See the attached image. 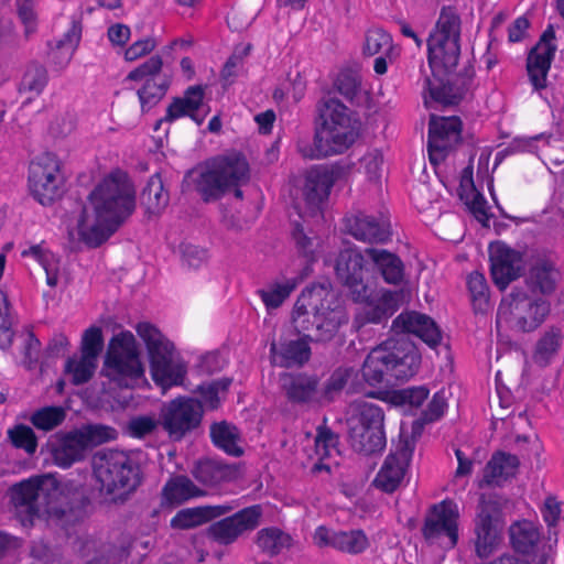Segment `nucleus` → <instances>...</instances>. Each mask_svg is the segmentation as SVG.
<instances>
[{
	"label": "nucleus",
	"instance_id": "1",
	"mask_svg": "<svg viewBox=\"0 0 564 564\" xmlns=\"http://www.w3.org/2000/svg\"><path fill=\"white\" fill-rule=\"evenodd\" d=\"M391 329L402 336L388 338L370 350L362 365V377L371 387L392 386L398 380L413 377L421 365L416 346L405 336L413 334L431 348L442 341V332L427 315L405 312L397 316Z\"/></svg>",
	"mask_w": 564,
	"mask_h": 564
},
{
	"label": "nucleus",
	"instance_id": "2",
	"mask_svg": "<svg viewBox=\"0 0 564 564\" xmlns=\"http://www.w3.org/2000/svg\"><path fill=\"white\" fill-rule=\"evenodd\" d=\"M460 18L454 8H443L427 40V58L433 78H426L431 99L442 106L457 105L469 89L474 68L455 73L460 56Z\"/></svg>",
	"mask_w": 564,
	"mask_h": 564
},
{
	"label": "nucleus",
	"instance_id": "3",
	"mask_svg": "<svg viewBox=\"0 0 564 564\" xmlns=\"http://www.w3.org/2000/svg\"><path fill=\"white\" fill-rule=\"evenodd\" d=\"M10 496L13 506L24 510L31 523L34 517L46 513L56 524L66 529L86 517L88 499L83 491H65L52 475H42L14 484L10 489Z\"/></svg>",
	"mask_w": 564,
	"mask_h": 564
},
{
	"label": "nucleus",
	"instance_id": "4",
	"mask_svg": "<svg viewBox=\"0 0 564 564\" xmlns=\"http://www.w3.org/2000/svg\"><path fill=\"white\" fill-rule=\"evenodd\" d=\"M318 120L313 142L301 141L297 151L304 159L319 160L347 151L359 135L360 121L335 97L326 96L317 104Z\"/></svg>",
	"mask_w": 564,
	"mask_h": 564
},
{
	"label": "nucleus",
	"instance_id": "5",
	"mask_svg": "<svg viewBox=\"0 0 564 564\" xmlns=\"http://www.w3.org/2000/svg\"><path fill=\"white\" fill-rule=\"evenodd\" d=\"M250 180L249 163L240 153L216 158L206 166L188 171L182 182L183 192H195L206 203L221 199L231 186L246 185Z\"/></svg>",
	"mask_w": 564,
	"mask_h": 564
},
{
	"label": "nucleus",
	"instance_id": "6",
	"mask_svg": "<svg viewBox=\"0 0 564 564\" xmlns=\"http://www.w3.org/2000/svg\"><path fill=\"white\" fill-rule=\"evenodd\" d=\"M93 474L99 492L113 503L124 502L142 481L139 464L121 451L96 453Z\"/></svg>",
	"mask_w": 564,
	"mask_h": 564
},
{
	"label": "nucleus",
	"instance_id": "7",
	"mask_svg": "<svg viewBox=\"0 0 564 564\" xmlns=\"http://www.w3.org/2000/svg\"><path fill=\"white\" fill-rule=\"evenodd\" d=\"M137 333L147 346L153 381L163 389L182 384L187 368L175 358L173 343L150 323H139Z\"/></svg>",
	"mask_w": 564,
	"mask_h": 564
},
{
	"label": "nucleus",
	"instance_id": "8",
	"mask_svg": "<svg viewBox=\"0 0 564 564\" xmlns=\"http://www.w3.org/2000/svg\"><path fill=\"white\" fill-rule=\"evenodd\" d=\"M95 214H101L121 226L135 209V193L124 173L118 171L105 177L89 194Z\"/></svg>",
	"mask_w": 564,
	"mask_h": 564
},
{
	"label": "nucleus",
	"instance_id": "9",
	"mask_svg": "<svg viewBox=\"0 0 564 564\" xmlns=\"http://www.w3.org/2000/svg\"><path fill=\"white\" fill-rule=\"evenodd\" d=\"M105 367L111 380L120 387L132 388L143 377L144 369L131 332H121L110 339Z\"/></svg>",
	"mask_w": 564,
	"mask_h": 564
},
{
	"label": "nucleus",
	"instance_id": "10",
	"mask_svg": "<svg viewBox=\"0 0 564 564\" xmlns=\"http://www.w3.org/2000/svg\"><path fill=\"white\" fill-rule=\"evenodd\" d=\"M61 161L54 153H43L31 162L29 188L32 197L43 206H51L62 194Z\"/></svg>",
	"mask_w": 564,
	"mask_h": 564
},
{
	"label": "nucleus",
	"instance_id": "11",
	"mask_svg": "<svg viewBox=\"0 0 564 564\" xmlns=\"http://www.w3.org/2000/svg\"><path fill=\"white\" fill-rule=\"evenodd\" d=\"M204 414L199 400L191 397H178L164 403L160 412L163 430L173 442L182 441L202 423Z\"/></svg>",
	"mask_w": 564,
	"mask_h": 564
},
{
	"label": "nucleus",
	"instance_id": "12",
	"mask_svg": "<svg viewBox=\"0 0 564 564\" xmlns=\"http://www.w3.org/2000/svg\"><path fill=\"white\" fill-rule=\"evenodd\" d=\"M297 333L304 332L312 343H326L332 340L341 325L348 323V314L341 305L317 311L312 319L305 313L293 317Z\"/></svg>",
	"mask_w": 564,
	"mask_h": 564
},
{
	"label": "nucleus",
	"instance_id": "13",
	"mask_svg": "<svg viewBox=\"0 0 564 564\" xmlns=\"http://www.w3.org/2000/svg\"><path fill=\"white\" fill-rule=\"evenodd\" d=\"M262 507L253 505L236 513L213 522L207 529V535L220 545L236 542L245 532L253 531L260 523Z\"/></svg>",
	"mask_w": 564,
	"mask_h": 564
},
{
	"label": "nucleus",
	"instance_id": "14",
	"mask_svg": "<svg viewBox=\"0 0 564 564\" xmlns=\"http://www.w3.org/2000/svg\"><path fill=\"white\" fill-rule=\"evenodd\" d=\"M462 141V120L456 117L431 116L427 134V151L432 164L444 161Z\"/></svg>",
	"mask_w": 564,
	"mask_h": 564
},
{
	"label": "nucleus",
	"instance_id": "15",
	"mask_svg": "<svg viewBox=\"0 0 564 564\" xmlns=\"http://www.w3.org/2000/svg\"><path fill=\"white\" fill-rule=\"evenodd\" d=\"M501 510L491 499H481L475 518V553L479 558H488L499 542Z\"/></svg>",
	"mask_w": 564,
	"mask_h": 564
},
{
	"label": "nucleus",
	"instance_id": "16",
	"mask_svg": "<svg viewBox=\"0 0 564 564\" xmlns=\"http://www.w3.org/2000/svg\"><path fill=\"white\" fill-rule=\"evenodd\" d=\"M365 257L366 253L357 248H347L336 259V275L349 290L354 301H365L368 297V285L364 279Z\"/></svg>",
	"mask_w": 564,
	"mask_h": 564
},
{
	"label": "nucleus",
	"instance_id": "17",
	"mask_svg": "<svg viewBox=\"0 0 564 564\" xmlns=\"http://www.w3.org/2000/svg\"><path fill=\"white\" fill-rule=\"evenodd\" d=\"M415 448V441L401 435L399 444L384 459L375 482L384 492H393L404 478Z\"/></svg>",
	"mask_w": 564,
	"mask_h": 564
},
{
	"label": "nucleus",
	"instance_id": "18",
	"mask_svg": "<svg viewBox=\"0 0 564 564\" xmlns=\"http://www.w3.org/2000/svg\"><path fill=\"white\" fill-rule=\"evenodd\" d=\"M555 39L554 26L549 24L528 54V76L535 90L546 87V77L557 50Z\"/></svg>",
	"mask_w": 564,
	"mask_h": 564
},
{
	"label": "nucleus",
	"instance_id": "19",
	"mask_svg": "<svg viewBox=\"0 0 564 564\" xmlns=\"http://www.w3.org/2000/svg\"><path fill=\"white\" fill-rule=\"evenodd\" d=\"M349 167L340 163L332 166L316 165L310 169L305 175L303 195L306 204L312 209H318L322 203L328 198L335 182L341 178Z\"/></svg>",
	"mask_w": 564,
	"mask_h": 564
},
{
	"label": "nucleus",
	"instance_id": "20",
	"mask_svg": "<svg viewBox=\"0 0 564 564\" xmlns=\"http://www.w3.org/2000/svg\"><path fill=\"white\" fill-rule=\"evenodd\" d=\"M489 260L492 281L500 291L506 290L523 272V254L503 242L490 247Z\"/></svg>",
	"mask_w": 564,
	"mask_h": 564
},
{
	"label": "nucleus",
	"instance_id": "21",
	"mask_svg": "<svg viewBox=\"0 0 564 564\" xmlns=\"http://www.w3.org/2000/svg\"><path fill=\"white\" fill-rule=\"evenodd\" d=\"M457 506L451 500H444L434 505L425 518L422 528L423 536L429 541H435L442 536L448 539V545L455 546L458 541Z\"/></svg>",
	"mask_w": 564,
	"mask_h": 564
},
{
	"label": "nucleus",
	"instance_id": "22",
	"mask_svg": "<svg viewBox=\"0 0 564 564\" xmlns=\"http://www.w3.org/2000/svg\"><path fill=\"white\" fill-rule=\"evenodd\" d=\"M345 228L356 240L367 243H386L392 236L390 221L382 214L357 212L345 217Z\"/></svg>",
	"mask_w": 564,
	"mask_h": 564
},
{
	"label": "nucleus",
	"instance_id": "23",
	"mask_svg": "<svg viewBox=\"0 0 564 564\" xmlns=\"http://www.w3.org/2000/svg\"><path fill=\"white\" fill-rule=\"evenodd\" d=\"M509 305L518 314L517 327L522 332L536 329L551 311V304L544 299L531 300L523 290L513 289L509 294Z\"/></svg>",
	"mask_w": 564,
	"mask_h": 564
},
{
	"label": "nucleus",
	"instance_id": "24",
	"mask_svg": "<svg viewBox=\"0 0 564 564\" xmlns=\"http://www.w3.org/2000/svg\"><path fill=\"white\" fill-rule=\"evenodd\" d=\"M47 451L53 463L61 468H69L85 459L87 448L78 431L57 432L47 441Z\"/></svg>",
	"mask_w": 564,
	"mask_h": 564
},
{
	"label": "nucleus",
	"instance_id": "25",
	"mask_svg": "<svg viewBox=\"0 0 564 564\" xmlns=\"http://www.w3.org/2000/svg\"><path fill=\"white\" fill-rule=\"evenodd\" d=\"M204 97L205 91L202 85L187 87L183 96L172 98L163 120H166V123H172L181 118L189 117L197 126H200L207 116L206 111H202Z\"/></svg>",
	"mask_w": 564,
	"mask_h": 564
},
{
	"label": "nucleus",
	"instance_id": "26",
	"mask_svg": "<svg viewBox=\"0 0 564 564\" xmlns=\"http://www.w3.org/2000/svg\"><path fill=\"white\" fill-rule=\"evenodd\" d=\"M296 339L280 338L278 343L272 341L270 352L274 361L283 368L303 367L312 356L308 338L304 332Z\"/></svg>",
	"mask_w": 564,
	"mask_h": 564
},
{
	"label": "nucleus",
	"instance_id": "27",
	"mask_svg": "<svg viewBox=\"0 0 564 564\" xmlns=\"http://www.w3.org/2000/svg\"><path fill=\"white\" fill-rule=\"evenodd\" d=\"M281 388L292 404H310L317 399L319 379L316 375L288 372L280 378Z\"/></svg>",
	"mask_w": 564,
	"mask_h": 564
},
{
	"label": "nucleus",
	"instance_id": "28",
	"mask_svg": "<svg viewBox=\"0 0 564 564\" xmlns=\"http://www.w3.org/2000/svg\"><path fill=\"white\" fill-rule=\"evenodd\" d=\"M370 294L365 301V305L355 314L354 326L357 329L367 324H381L387 322L398 310V296L395 292L384 291L376 301L369 300Z\"/></svg>",
	"mask_w": 564,
	"mask_h": 564
},
{
	"label": "nucleus",
	"instance_id": "29",
	"mask_svg": "<svg viewBox=\"0 0 564 564\" xmlns=\"http://www.w3.org/2000/svg\"><path fill=\"white\" fill-rule=\"evenodd\" d=\"M94 223L89 224L86 207L83 208L78 219V234L82 240L91 248H97L107 241L120 227L119 221L109 220L101 214L94 213Z\"/></svg>",
	"mask_w": 564,
	"mask_h": 564
},
{
	"label": "nucleus",
	"instance_id": "30",
	"mask_svg": "<svg viewBox=\"0 0 564 564\" xmlns=\"http://www.w3.org/2000/svg\"><path fill=\"white\" fill-rule=\"evenodd\" d=\"M519 465L518 456L501 451L496 452L484 468L479 487H501L503 482L516 476Z\"/></svg>",
	"mask_w": 564,
	"mask_h": 564
},
{
	"label": "nucleus",
	"instance_id": "31",
	"mask_svg": "<svg viewBox=\"0 0 564 564\" xmlns=\"http://www.w3.org/2000/svg\"><path fill=\"white\" fill-rule=\"evenodd\" d=\"M560 276L555 263L546 257L539 256L532 261L525 282L533 293L550 295L555 291Z\"/></svg>",
	"mask_w": 564,
	"mask_h": 564
},
{
	"label": "nucleus",
	"instance_id": "32",
	"mask_svg": "<svg viewBox=\"0 0 564 564\" xmlns=\"http://www.w3.org/2000/svg\"><path fill=\"white\" fill-rule=\"evenodd\" d=\"M365 253L386 283L399 285L404 281L405 268L398 254L378 248H366Z\"/></svg>",
	"mask_w": 564,
	"mask_h": 564
},
{
	"label": "nucleus",
	"instance_id": "33",
	"mask_svg": "<svg viewBox=\"0 0 564 564\" xmlns=\"http://www.w3.org/2000/svg\"><path fill=\"white\" fill-rule=\"evenodd\" d=\"M541 538L540 528L530 520H518L509 527L510 545L517 554H535Z\"/></svg>",
	"mask_w": 564,
	"mask_h": 564
},
{
	"label": "nucleus",
	"instance_id": "34",
	"mask_svg": "<svg viewBox=\"0 0 564 564\" xmlns=\"http://www.w3.org/2000/svg\"><path fill=\"white\" fill-rule=\"evenodd\" d=\"M236 473L237 469L234 465L210 458L198 460L192 470L193 477L202 485L208 487L234 479Z\"/></svg>",
	"mask_w": 564,
	"mask_h": 564
},
{
	"label": "nucleus",
	"instance_id": "35",
	"mask_svg": "<svg viewBox=\"0 0 564 564\" xmlns=\"http://www.w3.org/2000/svg\"><path fill=\"white\" fill-rule=\"evenodd\" d=\"M347 424L370 429L378 435H386L384 411L376 403L367 401L354 402L351 415L347 420Z\"/></svg>",
	"mask_w": 564,
	"mask_h": 564
},
{
	"label": "nucleus",
	"instance_id": "36",
	"mask_svg": "<svg viewBox=\"0 0 564 564\" xmlns=\"http://www.w3.org/2000/svg\"><path fill=\"white\" fill-rule=\"evenodd\" d=\"M209 435L213 444L232 457H240L243 448L240 446V433L236 425L226 421L215 422L210 425Z\"/></svg>",
	"mask_w": 564,
	"mask_h": 564
},
{
	"label": "nucleus",
	"instance_id": "37",
	"mask_svg": "<svg viewBox=\"0 0 564 564\" xmlns=\"http://www.w3.org/2000/svg\"><path fill=\"white\" fill-rule=\"evenodd\" d=\"M348 441L355 452L364 455H372L384 449L386 435H378L370 429L348 424Z\"/></svg>",
	"mask_w": 564,
	"mask_h": 564
},
{
	"label": "nucleus",
	"instance_id": "38",
	"mask_svg": "<svg viewBox=\"0 0 564 564\" xmlns=\"http://www.w3.org/2000/svg\"><path fill=\"white\" fill-rule=\"evenodd\" d=\"M140 198L149 216L160 215L167 206L170 196L164 189L163 181L159 173L150 176Z\"/></svg>",
	"mask_w": 564,
	"mask_h": 564
},
{
	"label": "nucleus",
	"instance_id": "39",
	"mask_svg": "<svg viewBox=\"0 0 564 564\" xmlns=\"http://www.w3.org/2000/svg\"><path fill=\"white\" fill-rule=\"evenodd\" d=\"M202 495H204V491L198 489L186 476L171 478L162 490L163 499L171 505H181Z\"/></svg>",
	"mask_w": 564,
	"mask_h": 564
},
{
	"label": "nucleus",
	"instance_id": "40",
	"mask_svg": "<svg viewBox=\"0 0 564 564\" xmlns=\"http://www.w3.org/2000/svg\"><path fill=\"white\" fill-rule=\"evenodd\" d=\"M292 536L276 527L263 528L257 533V545L270 556L292 546Z\"/></svg>",
	"mask_w": 564,
	"mask_h": 564
},
{
	"label": "nucleus",
	"instance_id": "41",
	"mask_svg": "<svg viewBox=\"0 0 564 564\" xmlns=\"http://www.w3.org/2000/svg\"><path fill=\"white\" fill-rule=\"evenodd\" d=\"M170 85V77L148 78L137 91L142 112H148L154 108L166 95Z\"/></svg>",
	"mask_w": 564,
	"mask_h": 564
},
{
	"label": "nucleus",
	"instance_id": "42",
	"mask_svg": "<svg viewBox=\"0 0 564 564\" xmlns=\"http://www.w3.org/2000/svg\"><path fill=\"white\" fill-rule=\"evenodd\" d=\"M562 340V334L558 328L552 327L536 343L533 354V360L541 367L550 364L551 359L557 352Z\"/></svg>",
	"mask_w": 564,
	"mask_h": 564
},
{
	"label": "nucleus",
	"instance_id": "43",
	"mask_svg": "<svg viewBox=\"0 0 564 564\" xmlns=\"http://www.w3.org/2000/svg\"><path fill=\"white\" fill-rule=\"evenodd\" d=\"M369 546L362 530L333 532V547L349 554L362 553Z\"/></svg>",
	"mask_w": 564,
	"mask_h": 564
},
{
	"label": "nucleus",
	"instance_id": "44",
	"mask_svg": "<svg viewBox=\"0 0 564 564\" xmlns=\"http://www.w3.org/2000/svg\"><path fill=\"white\" fill-rule=\"evenodd\" d=\"M467 288L470 293L474 311L485 313L489 308V288L482 273L474 271L467 276Z\"/></svg>",
	"mask_w": 564,
	"mask_h": 564
},
{
	"label": "nucleus",
	"instance_id": "45",
	"mask_svg": "<svg viewBox=\"0 0 564 564\" xmlns=\"http://www.w3.org/2000/svg\"><path fill=\"white\" fill-rule=\"evenodd\" d=\"M394 51L391 35L382 29H371L366 33L364 54L367 56L392 55Z\"/></svg>",
	"mask_w": 564,
	"mask_h": 564
},
{
	"label": "nucleus",
	"instance_id": "46",
	"mask_svg": "<svg viewBox=\"0 0 564 564\" xmlns=\"http://www.w3.org/2000/svg\"><path fill=\"white\" fill-rule=\"evenodd\" d=\"M295 288L296 280L289 279L283 283H272L268 289L259 290L258 294L268 310H274L282 305Z\"/></svg>",
	"mask_w": 564,
	"mask_h": 564
},
{
	"label": "nucleus",
	"instance_id": "47",
	"mask_svg": "<svg viewBox=\"0 0 564 564\" xmlns=\"http://www.w3.org/2000/svg\"><path fill=\"white\" fill-rule=\"evenodd\" d=\"M97 367V361L80 355V358L69 357L65 362V372L72 376V383L79 386L88 382Z\"/></svg>",
	"mask_w": 564,
	"mask_h": 564
},
{
	"label": "nucleus",
	"instance_id": "48",
	"mask_svg": "<svg viewBox=\"0 0 564 564\" xmlns=\"http://www.w3.org/2000/svg\"><path fill=\"white\" fill-rule=\"evenodd\" d=\"M76 430L84 441L87 451L117 437L116 429L102 424H87Z\"/></svg>",
	"mask_w": 564,
	"mask_h": 564
},
{
	"label": "nucleus",
	"instance_id": "49",
	"mask_svg": "<svg viewBox=\"0 0 564 564\" xmlns=\"http://www.w3.org/2000/svg\"><path fill=\"white\" fill-rule=\"evenodd\" d=\"M65 411L61 406H45L36 410L31 415V423L42 431H51L63 423L65 420Z\"/></svg>",
	"mask_w": 564,
	"mask_h": 564
},
{
	"label": "nucleus",
	"instance_id": "50",
	"mask_svg": "<svg viewBox=\"0 0 564 564\" xmlns=\"http://www.w3.org/2000/svg\"><path fill=\"white\" fill-rule=\"evenodd\" d=\"M361 80L359 75L351 69H343L334 80V89L346 100L352 101L360 91Z\"/></svg>",
	"mask_w": 564,
	"mask_h": 564
},
{
	"label": "nucleus",
	"instance_id": "51",
	"mask_svg": "<svg viewBox=\"0 0 564 564\" xmlns=\"http://www.w3.org/2000/svg\"><path fill=\"white\" fill-rule=\"evenodd\" d=\"M232 382L231 378L225 377L213 380L208 383H202L197 387L196 392L200 395L202 401L209 409H217L219 405V392L227 391Z\"/></svg>",
	"mask_w": 564,
	"mask_h": 564
},
{
	"label": "nucleus",
	"instance_id": "52",
	"mask_svg": "<svg viewBox=\"0 0 564 564\" xmlns=\"http://www.w3.org/2000/svg\"><path fill=\"white\" fill-rule=\"evenodd\" d=\"M8 437L15 448L24 449L32 455L37 448V438L34 431L24 424H17L8 430Z\"/></svg>",
	"mask_w": 564,
	"mask_h": 564
},
{
	"label": "nucleus",
	"instance_id": "53",
	"mask_svg": "<svg viewBox=\"0 0 564 564\" xmlns=\"http://www.w3.org/2000/svg\"><path fill=\"white\" fill-rule=\"evenodd\" d=\"M47 70L40 64H31L23 75L21 89L40 95L47 85Z\"/></svg>",
	"mask_w": 564,
	"mask_h": 564
},
{
	"label": "nucleus",
	"instance_id": "54",
	"mask_svg": "<svg viewBox=\"0 0 564 564\" xmlns=\"http://www.w3.org/2000/svg\"><path fill=\"white\" fill-rule=\"evenodd\" d=\"M163 61L160 55H153L127 75V80L140 82L148 78L169 77L162 74Z\"/></svg>",
	"mask_w": 564,
	"mask_h": 564
},
{
	"label": "nucleus",
	"instance_id": "55",
	"mask_svg": "<svg viewBox=\"0 0 564 564\" xmlns=\"http://www.w3.org/2000/svg\"><path fill=\"white\" fill-rule=\"evenodd\" d=\"M430 390L425 386L409 387L394 392L393 400L397 404L420 408L429 398Z\"/></svg>",
	"mask_w": 564,
	"mask_h": 564
},
{
	"label": "nucleus",
	"instance_id": "56",
	"mask_svg": "<svg viewBox=\"0 0 564 564\" xmlns=\"http://www.w3.org/2000/svg\"><path fill=\"white\" fill-rule=\"evenodd\" d=\"M102 347L104 338L101 328L98 326H91L86 329L82 338V355L97 361V357L101 352Z\"/></svg>",
	"mask_w": 564,
	"mask_h": 564
},
{
	"label": "nucleus",
	"instance_id": "57",
	"mask_svg": "<svg viewBox=\"0 0 564 564\" xmlns=\"http://www.w3.org/2000/svg\"><path fill=\"white\" fill-rule=\"evenodd\" d=\"M160 425V417L155 419L151 415H138L130 419L128 430L131 436L143 438L153 434Z\"/></svg>",
	"mask_w": 564,
	"mask_h": 564
},
{
	"label": "nucleus",
	"instance_id": "58",
	"mask_svg": "<svg viewBox=\"0 0 564 564\" xmlns=\"http://www.w3.org/2000/svg\"><path fill=\"white\" fill-rule=\"evenodd\" d=\"M205 522L203 509H183L180 510L171 520V527L174 529H191Z\"/></svg>",
	"mask_w": 564,
	"mask_h": 564
},
{
	"label": "nucleus",
	"instance_id": "59",
	"mask_svg": "<svg viewBox=\"0 0 564 564\" xmlns=\"http://www.w3.org/2000/svg\"><path fill=\"white\" fill-rule=\"evenodd\" d=\"M292 237L295 241L297 251L307 259V261L314 260L315 241L308 237L304 231L301 224L295 223L292 231Z\"/></svg>",
	"mask_w": 564,
	"mask_h": 564
},
{
	"label": "nucleus",
	"instance_id": "60",
	"mask_svg": "<svg viewBox=\"0 0 564 564\" xmlns=\"http://www.w3.org/2000/svg\"><path fill=\"white\" fill-rule=\"evenodd\" d=\"M41 341L33 332H29L23 345V365L32 370L36 367L40 358Z\"/></svg>",
	"mask_w": 564,
	"mask_h": 564
},
{
	"label": "nucleus",
	"instance_id": "61",
	"mask_svg": "<svg viewBox=\"0 0 564 564\" xmlns=\"http://www.w3.org/2000/svg\"><path fill=\"white\" fill-rule=\"evenodd\" d=\"M207 260V251L198 246L185 245L182 247L183 265L197 269Z\"/></svg>",
	"mask_w": 564,
	"mask_h": 564
},
{
	"label": "nucleus",
	"instance_id": "62",
	"mask_svg": "<svg viewBox=\"0 0 564 564\" xmlns=\"http://www.w3.org/2000/svg\"><path fill=\"white\" fill-rule=\"evenodd\" d=\"M447 408L446 397L444 391H437L434 393L432 400L427 404V409L424 411V419L429 422L438 420Z\"/></svg>",
	"mask_w": 564,
	"mask_h": 564
},
{
	"label": "nucleus",
	"instance_id": "63",
	"mask_svg": "<svg viewBox=\"0 0 564 564\" xmlns=\"http://www.w3.org/2000/svg\"><path fill=\"white\" fill-rule=\"evenodd\" d=\"M155 41L152 37L138 40L132 43L124 52V58L127 61H135L155 48Z\"/></svg>",
	"mask_w": 564,
	"mask_h": 564
},
{
	"label": "nucleus",
	"instance_id": "64",
	"mask_svg": "<svg viewBox=\"0 0 564 564\" xmlns=\"http://www.w3.org/2000/svg\"><path fill=\"white\" fill-rule=\"evenodd\" d=\"M351 372L352 369L349 368L336 369L326 381L325 394H332L334 392L341 391L350 378Z\"/></svg>",
	"mask_w": 564,
	"mask_h": 564
}]
</instances>
